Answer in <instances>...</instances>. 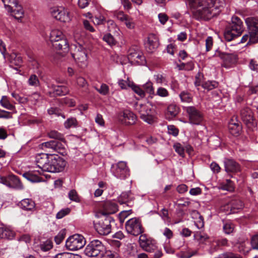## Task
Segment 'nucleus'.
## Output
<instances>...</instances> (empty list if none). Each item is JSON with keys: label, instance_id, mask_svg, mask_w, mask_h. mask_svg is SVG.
<instances>
[{"label": "nucleus", "instance_id": "nucleus-1", "mask_svg": "<svg viewBox=\"0 0 258 258\" xmlns=\"http://www.w3.org/2000/svg\"><path fill=\"white\" fill-rule=\"evenodd\" d=\"M36 163L40 170L37 172L39 174L43 171L56 173L62 171L66 165V161L57 156H48L46 154H41L36 156Z\"/></svg>", "mask_w": 258, "mask_h": 258}, {"label": "nucleus", "instance_id": "nucleus-2", "mask_svg": "<svg viewBox=\"0 0 258 258\" xmlns=\"http://www.w3.org/2000/svg\"><path fill=\"white\" fill-rule=\"evenodd\" d=\"M244 29L243 22L237 16H233L231 23L226 28L224 32V37L228 41L240 36Z\"/></svg>", "mask_w": 258, "mask_h": 258}, {"label": "nucleus", "instance_id": "nucleus-3", "mask_svg": "<svg viewBox=\"0 0 258 258\" xmlns=\"http://www.w3.org/2000/svg\"><path fill=\"white\" fill-rule=\"evenodd\" d=\"M245 23L248 29V34L244 35L241 43H245L248 40L247 44L255 43L258 41V19L253 17H248L245 19Z\"/></svg>", "mask_w": 258, "mask_h": 258}, {"label": "nucleus", "instance_id": "nucleus-4", "mask_svg": "<svg viewBox=\"0 0 258 258\" xmlns=\"http://www.w3.org/2000/svg\"><path fill=\"white\" fill-rule=\"evenodd\" d=\"M113 221V218L109 216L98 214V219L94 222L95 229L100 235H108L111 232V222Z\"/></svg>", "mask_w": 258, "mask_h": 258}, {"label": "nucleus", "instance_id": "nucleus-5", "mask_svg": "<svg viewBox=\"0 0 258 258\" xmlns=\"http://www.w3.org/2000/svg\"><path fill=\"white\" fill-rule=\"evenodd\" d=\"M74 49L72 52V57L79 67L84 68L88 64L87 50L86 47L80 43L74 45Z\"/></svg>", "mask_w": 258, "mask_h": 258}, {"label": "nucleus", "instance_id": "nucleus-6", "mask_svg": "<svg viewBox=\"0 0 258 258\" xmlns=\"http://www.w3.org/2000/svg\"><path fill=\"white\" fill-rule=\"evenodd\" d=\"M105 247L98 240H93L86 247L84 253L89 257H100L103 255Z\"/></svg>", "mask_w": 258, "mask_h": 258}, {"label": "nucleus", "instance_id": "nucleus-7", "mask_svg": "<svg viewBox=\"0 0 258 258\" xmlns=\"http://www.w3.org/2000/svg\"><path fill=\"white\" fill-rule=\"evenodd\" d=\"M86 243L84 237L76 234L70 236L66 242V246L71 250H76L83 248Z\"/></svg>", "mask_w": 258, "mask_h": 258}, {"label": "nucleus", "instance_id": "nucleus-8", "mask_svg": "<svg viewBox=\"0 0 258 258\" xmlns=\"http://www.w3.org/2000/svg\"><path fill=\"white\" fill-rule=\"evenodd\" d=\"M127 232L134 236H138L144 232L141 221L136 218L130 219L125 223Z\"/></svg>", "mask_w": 258, "mask_h": 258}, {"label": "nucleus", "instance_id": "nucleus-9", "mask_svg": "<svg viewBox=\"0 0 258 258\" xmlns=\"http://www.w3.org/2000/svg\"><path fill=\"white\" fill-rule=\"evenodd\" d=\"M189 118V122L194 124L199 125L203 120V113L194 106L185 108Z\"/></svg>", "mask_w": 258, "mask_h": 258}, {"label": "nucleus", "instance_id": "nucleus-10", "mask_svg": "<svg viewBox=\"0 0 258 258\" xmlns=\"http://www.w3.org/2000/svg\"><path fill=\"white\" fill-rule=\"evenodd\" d=\"M140 118L149 124H152L154 121V111L150 104H141L139 109Z\"/></svg>", "mask_w": 258, "mask_h": 258}, {"label": "nucleus", "instance_id": "nucleus-11", "mask_svg": "<svg viewBox=\"0 0 258 258\" xmlns=\"http://www.w3.org/2000/svg\"><path fill=\"white\" fill-rule=\"evenodd\" d=\"M116 118L119 122L125 125H133L137 120L136 115L129 110L119 112Z\"/></svg>", "mask_w": 258, "mask_h": 258}, {"label": "nucleus", "instance_id": "nucleus-12", "mask_svg": "<svg viewBox=\"0 0 258 258\" xmlns=\"http://www.w3.org/2000/svg\"><path fill=\"white\" fill-rule=\"evenodd\" d=\"M51 14L56 19L62 22H69L71 20L69 12L63 7L53 8Z\"/></svg>", "mask_w": 258, "mask_h": 258}, {"label": "nucleus", "instance_id": "nucleus-13", "mask_svg": "<svg viewBox=\"0 0 258 258\" xmlns=\"http://www.w3.org/2000/svg\"><path fill=\"white\" fill-rule=\"evenodd\" d=\"M112 173L117 178L124 179L129 175V170L126 166V163L123 161L119 162L112 167Z\"/></svg>", "mask_w": 258, "mask_h": 258}, {"label": "nucleus", "instance_id": "nucleus-14", "mask_svg": "<svg viewBox=\"0 0 258 258\" xmlns=\"http://www.w3.org/2000/svg\"><path fill=\"white\" fill-rule=\"evenodd\" d=\"M102 209L98 213V215L109 216L118 211L117 205L113 202L106 201L102 204Z\"/></svg>", "mask_w": 258, "mask_h": 258}, {"label": "nucleus", "instance_id": "nucleus-15", "mask_svg": "<svg viewBox=\"0 0 258 258\" xmlns=\"http://www.w3.org/2000/svg\"><path fill=\"white\" fill-rule=\"evenodd\" d=\"M243 207V204L242 201L237 198H234L224 206V210L227 212L229 211V214L235 213L237 212V210L241 209Z\"/></svg>", "mask_w": 258, "mask_h": 258}, {"label": "nucleus", "instance_id": "nucleus-16", "mask_svg": "<svg viewBox=\"0 0 258 258\" xmlns=\"http://www.w3.org/2000/svg\"><path fill=\"white\" fill-rule=\"evenodd\" d=\"M134 197L130 191L121 193L118 198V202L121 204H125L129 207H132L134 205Z\"/></svg>", "mask_w": 258, "mask_h": 258}, {"label": "nucleus", "instance_id": "nucleus-17", "mask_svg": "<svg viewBox=\"0 0 258 258\" xmlns=\"http://www.w3.org/2000/svg\"><path fill=\"white\" fill-rule=\"evenodd\" d=\"M224 163L227 173H235L240 171V165L233 159H226Z\"/></svg>", "mask_w": 258, "mask_h": 258}, {"label": "nucleus", "instance_id": "nucleus-18", "mask_svg": "<svg viewBox=\"0 0 258 258\" xmlns=\"http://www.w3.org/2000/svg\"><path fill=\"white\" fill-rule=\"evenodd\" d=\"M145 45L148 51L153 52L159 45V40L157 37L153 34H150Z\"/></svg>", "mask_w": 258, "mask_h": 258}, {"label": "nucleus", "instance_id": "nucleus-19", "mask_svg": "<svg viewBox=\"0 0 258 258\" xmlns=\"http://www.w3.org/2000/svg\"><path fill=\"white\" fill-rule=\"evenodd\" d=\"M214 57H219L223 60L224 62L228 63H234L236 60V56L233 54L226 53L222 52L219 50H217L214 54Z\"/></svg>", "mask_w": 258, "mask_h": 258}, {"label": "nucleus", "instance_id": "nucleus-20", "mask_svg": "<svg viewBox=\"0 0 258 258\" xmlns=\"http://www.w3.org/2000/svg\"><path fill=\"white\" fill-rule=\"evenodd\" d=\"M240 116L243 121L246 124L252 123L253 116L251 110L248 107L243 108L240 111Z\"/></svg>", "mask_w": 258, "mask_h": 258}, {"label": "nucleus", "instance_id": "nucleus-21", "mask_svg": "<svg viewBox=\"0 0 258 258\" xmlns=\"http://www.w3.org/2000/svg\"><path fill=\"white\" fill-rule=\"evenodd\" d=\"M52 45L56 49L62 51L63 53H66L69 50V45L66 37L55 41L52 43Z\"/></svg>", "mask_w": 258, "mask_h": 258}, {"label": "nucleus", "instance_id": "nucleus-22", "mask_svg": "<svg viewBox=\"0 0 258 258\" xmlns=\"http://www.w3.org/2000/svg\"><path fill=\"white\" fill-rule=\"evenodd\" d=\"M48 87L52 89L54 95L57 96L65 95L69 92V89L64 86H56L50 83L48 84Z\"/></svg>", "mask_w": 258, "mask_h": 258}, {"label": "nucleus", "instance_id": "nucleus-23", "mask_svg": "<svg viewBox=\"0 0 258 258\" xmlns=\"http://www.w3.org/2000/svg\"><path fill=\"white\" fill-rule=\"evenodd\" d=\"M19 206L23 210L28 211H33L35 209V202L30 199H25L19 204Z\"/></svg>", "mask_w": 258, "mask_h": 258}, {"label": "nucleus", "instance_id": "nucleus-24", "mask_svg": "<svg viewBox=\"0 0 258 258\" xmlns=\"http://www.w3.org/2000/svg\"><path fill=\"white\" fill-rule=\"evenodd\" d=\"M8 12L10 13L11 16L17 19L22 18L24 15L23 8L18 3L16 4V6H14V8L12 9V11H8Z\"/></svg>", "mask_w": 258, "mask_h": 258}, {"label": "nucleus", "instance_id": "nucleus-25", "mask_svg": "<svg viewBox=\"0 0 258 258\" xmlns=\"http://www.w3.org/2000/svg\"><path fill=\"white\" fill-rule=\"evenodd\" d=\"M228 128L232 135L237 136L239 134L242 128L239 123L235 122L232 120L228 124Z\"/></svg>", "mask_w": 258, "mask_h": 258}, {"label": "nucleus", "instance_id": "nucleus-26", "mask_svg": "<svg viewBox=\"0 0 258 258\" xmlns=\"http://www.w3.org/2000/svg\"><path fill=\"white\" fill-rule=\"evenodd\" d=\"M66 143L63 138V141L55 140L54 151L61 155L66 153Z\"/></svg>", "mask_w": 258, "mask_h": 258}, {"label": "nucleus", "instance_id": "nucleus-27", "mask_svg": "<svg viewBox=\"0 0 258 258\" xmlns=\"http://www.w3.org/2000/svg\"><path fill=\"white\" fill-rule=\"evenodd\" d=\"M10 187L14 188L21 189L23 185L20 182V179L17 176L14 175H9Z\"/></svg>", "mask_w": 258, "mask_h": 258}, {"label": "nucleus", "instance_id": "nucleus-28", "mask_svg": "<svg viewBox=\"0 0 258 258\" xmlns=\"http://www.w3.org/2000/svg\"><path fill=\"white\" fill-rule=\"evenodd\" d=\"M64 37V35L58 29L52 30L50 34V39L52 43Z\"/></svg>", "mask_w": 258, "mask_h": 258}, {"label": "nucleus", "instance_id": "nucleus-29", "mask_svg": "<svg viewBox=\"0 0 258 258\" xmlns=\"http://www.w3.org/2000/svg\"><path fill=\"white\" fill-rule=\"evenodd\" d=\"M23 176L32 182H40L42 179L41 177L31 171L24 173Z\"/></svg>", "mask_w": 258, "mask_h": 258}, {"label": "nucleus", "instance_id": "nucleus-30", "mask_svg": "<svg viewBox=\"0 0 258 258\" xmlns=\"http://www.w3.org/2000/svg\"><path fill=\"white\" fill-rule=\"evenodd\" d=\"M154 241L155 240L151 238H148L146 234H141L139 240V244L143 249L146 248V247L148 246L149 244Z\"/></svg>", "mask_w": 258, "mask_h": 258}, {"label": "nucleus", "instance_id": "nucleus-31", "mask_svg": "<svg viewBox=\"0 0 258 258\" xmlns=\"http://www.w3.org/2000/svg\"><path fill=\"white\" fill-rule=\"evenodd\" d=\"M14 236V232L7 228L0 227V237L11 239Z\"/></svg>", "mask_w": 258, "mask_h": 258}, {"label": "nucleus", "instance_id": "nucleus-32", "mask_svg": "<svg viewBox=\"0 0 258 258\" xmlns=\"http://www.w3.org/2000/svg\"><path fill=\"white\" fill-rule=\"evenodd\" d=\"M220 188L229 191H233L234 190V185L230 179H226L225 182L221 183Z\"/></svg>", "mask_w": 258, "mask_h": 258}, {"label": "nucleus", "instance_id": "nucleus-33", "mask_svg": "<svg viewBox=\"0 0 258 258\" xmlns=\"http://www.w3.org/2000/svg\"><path fill=\"white\" fill-rule=\"evenodd\" d=\"M139 47L137 46H134L130 48L128 50V59L131 62L133 59H135V57L140 56L138 53L140 52Z\"/></svg>", "mask_w": 258, "mask_h": 258}, {"label": "nucleus", "instance_id": "nucleus-34", "mask_svg": "<svg viewBox=\"0 0 258 258\" xmlns=\"http://www.w3.org/2000/svg\"><path fill=\"white\" fill-rule=\"evenodd\" d=\"M181 101L182 102L190 103L192 100V96L187 91H182L179 94Z\"/></svg>", "mask_w": 258, "mask_h": 258}, {"label": "nucleus", "instance_id": "nucleus-35", "mask_svg": "<svg viewBox=\"0 0 258 258\" xmlns=\"http://www.w3.org/2000/svg\"><path fill=\"white\" fill-rule=\"evenodd\" d=\"M0 104L3 107L10 110H13L15 108L14 106L10 102L8 98L6 96L2 97L0 100Z\"/></svg>", "mask_w": 258, "mask_h": 258}, {"label": "nucleus", "instance_id": "nucleus-36", "mask_svg": "<svg viewBox=\"0 0 258 258\" xmlns=\"http://www.w3.org/2000/svg\"><path fill=\"white\" fill-rule=\"evenodd\" d=\"M55 140L43 143L41 144V148L48 152H54Z\"/></svg>", "mask_w": 258, "mask_h": 258}, {"label": "nucleus", "instance_id": "nucleus-37", "mask_svg": "<svg viewBox=\"0 0 258 258\" xmlns=\"http://www.w3.org/2000/svg\"><path fill=\"white\" fill-rule=\"evenodd\" d=\"M47 136L51 139H54L55 140L63 141V136L55 130H51L47 133Z\"/></svg>", "mask_w": 258, "mask_h": 258}, {"label": "nucleus", "instance_id": "nucleus-38", "mask_svg": "<svg viewBox=\"0 0 258 258\" xmlns=\"http://www.w3.org/2000/svg\"><path fill=\"white\" fill-rule=\"evenodd\" d=\"M64 125L66 128L76 127L78 125V121L76 118H69L64 122Z\"/></svg>", "mask_w": 258, "mask_h": 258}, {"label": "nucleus", "instance_id": "nucleus-39", "mask_svg": "<svg viewBox=\"0 0 258 258\" xmlns=\"http://www.w3.org/2000/svg\"><path fill=\"white\" fill-rule=\"evenodd\" d=\"M54 258H82V257L79 254L70 252H63L56 254Z\"/></svg>", "mask_w": 258, "mask_h": 258}, {"label": "nucleus", "instance_id": "nucleus-40", "mask_svg": "<svg viewBox=\"0 0 258 258\" xmlns=\"http://www.w3.org/2000/svg\"><path fill=\"white\" fill-rule=\"evenodd\" d=\"M194 238L199 243H203L205 241H206L207 239H208L209 237L207 234H202L201 232H197L194 234Z\"/></svg>", "mask_w": 258, "mask_h": 258}, {"label": "nucleus", "instance_id": "nucleus-41", "mask_svg": "<svg viewBox=\"0 0 258 258\" xmlns=\"http://www.w3.org/2000/svg\"><path fill=\"white\" fill-rule=\"evenodd\" d=\"M28 83L30 86L37 87L39 85L40 82L37 76L35 74H32L30 76Z\"/></svg>", "mask_w": 258, "mask_h": 258}, {"label": "nucleus", "instance_id": "nucleus-42", "mask_svg": "<svg viewBox=\"0 0 258 258\" xmlns=\"http://www.w3.org/2000/svg\"><path fill=\"white\" fill-rule=\"evenodd\" d=\"M202 86L205 89L211 90L218 86V83L216 81H207L203 83Z\"/></svg>", "mask_w": 258, "mask_h": 258}, {"label": "nucleus", "instance_id": "nucleus-43", "mask_svg": "<svg viewBox=\"0 0 258 258\" xmlns=\"http://www.w3.org/2000/svg\"><path fill=\"white\" fill-rule=\"evenodd\" d=\"M4 3L5 7L7 11H12L16 4L18 3L17 0H2Z\"/></svg>", "mask_w": 258, "mask_h": 258}, {"label": "nucleus", "instance_id": "nucleus-44", "mask_svg": "<svg viewBox=\"0 0 258 258\" xmlns=\"http://www.w3.org/2000/svg\"><path fill=\"white\" fill-rule=\"evenodd\" d=\"M103 39L110 46H113L116 44V41L113 36L109 33L104 35Z\"/></svg>", "mask_w": 258, "mask_h": 258}, {"label": "nucleus", "instance_id": "nucleus-45", "mask_svg": "<svg viewBox=\"0 0 258 258\" xmlns=\"http://www.w3.org/2000/svg\"><path fill=\"white\" fill-rule=\"evenodd\" d=\"M179 108L175 104H170L167 107L168 112L172 116H175L178 113Z\"/></svg>", "mask_w": 258, "mask_h": 258}, {"label": "nucleus", "instance_id": "nucleus-46", "mask_svg": "<svg viewBox=\"0 0 258 258\" xmlns=\"http://www.w3.org/2000/svg\"><path fill=\"white\" fill-rule=\"evenodd\" d=\"M128 86L130 87L132 89L141 97H144L145 96L144 91L141 89L139 87L136 86L134 84H128Z\"/></svg>", "mask_w": 258, "mask_h": 258}, {"label": "nucleus", "instance_id": "nucleus-47", "mask_svg": "<svg viewBox=\"0 0 258 258\" xmlns=\"http://www.w3.org/2000/svg\"><path fill=\"white\" fill-rule=\"evenodd\" d=\"M66 230H61L58 234L55 236L54 240L57 244H60L65 237Z\"/></svg>", "mask_w": 258, "mask_h": 258}, {"label": "nucleus", "instance_id": "nucleus-48", "mask_svg": "<svg viewBox=\"0 0 258 258\" xmlns=\"http://www.w3.org/2000/svg\"><path fill=\"white\" fill-rule=\"evenodd\" d=\"M234 229V225L230 222L226 223L223 226V230L227 234H229L232 233Z\"/></svg>", "mask_w": 258, "mask_h": 258}, {"label": "nucleus", "instance_id": "nucleus-49", "mask_svg": "<svg viewBox=\"0 0 258 258\" xmlns=\"http://www.w3.org/2000/svg\"><path fill=\"white\" fill-rule=\"evenodd\" d=\"M250 244L252 249L258 250V234H254L250 238Z\"/></svg>", "mask_w": 258, "mask_h": 258}, {"label": "nucleus", "instance_id": "nucleus-50", "mask_svg": "<svg viewBox=\"0 0 258 258\" xmlns=\"http://www.w3.org/2000/svg\"><path fill=\"white\" fill-rule=\"evenodd\" d=\"M40 249L43 251H47L52 247V243L50 241H46L39 245Z\"/></svg>", "mask_w": 258, "mask_h": 258}, {"label": "nucleus", "instance_id": "nucleus-51", "mask_svg": "<svg viewBox=\"0 0 258 258\" xmlns=\"http://www.w3.org/2000/svg\"><path fill=\"white\" fill-rule=\"evenodd\" d=\"M11 57L12 58L11 61L12 64H14L17 67H19L21 65L22 63V59L20 56L14 54V55H12Z\"/></svg>", "mask_w": 258, "mask_h": 258}, {"label": "nucleus", "instance_id": "nucleus-52", "mask_svg": "<svg viewBox=\"0 0 258 258\" xmlns=\"http://www.w3.org/2000/svg\"><path fill=\"white\" fill-rule=\"evenodd\" d=\"M143 88L145 91L150 95H154V90L153 84L151 82H148L143 85Z\"/></svg>", "mask_w": 258, "mask_h": 258}, {"label": "nucleus", "instance_id": "nucleus-53", "mask_svg": "<svg viewBox=\"0 0 258 258\" xmlns=\"http://www.w3.org/2000/svg\"><path fill=\"white\" fill-rule=\"evenodd\" d=\"M173 148L175 149V151L176 153H177L180 156L182 157H184V150L183 147L181 146L180 143H176L174 144L173 145Z\"/></svg>", "mask_w": 258, "mask_h": 258}, {"label": "nucleus", "instance_id": "nucleus-54", "mask_svg": "<svg viewBox=\"0 0 258 258\" xmlns=\"http://www.w3.org/2000/svg\"><path fill=\"white\" fill-rule=\"evenodd\" d=\"M138 54L140 56H137L135 57L134 59H133L132 62H136L138 64H143L145 62V56L143 55L142 52L140 51Z\"/></svg>", "mask_w": 258, "mask_h": 258}, {"label": "nucleus", "instance_id": "nucleus-55", "mask_svg": "<svg viewBox=\"0 0 258 258\" xmlns=\"http://www.w3.org/2000/svg\"><path fill=\"white\" fill-rule=\"evenodd\" d=\"M218 258H241V257L239 255L227 252L220 254Z\"/></svg>", "mask_w": 258, "mask_h": 258}, {"label": "nucleus", "instance_id": "nucleus-56", "mask_svg": "<svg viewBox=\"0 0 258 258\" xmlns=\"http://www.w3.org/2000/svg\"><path fill=\"white\" fill-rule=\"evenodd\" d=\"M101 258H117V255L116 253L110 251L104 250L103 255H101Z\"/></svg>", "mask_w": 258, "mask_h": 258}, {"label": "nucleus", "instance_id": "nucleus-57", "mask_svg": "<svg viewBox=\"0 0 258 258\" xmlns=\"http://www.w3.org/2000/svg\"><path fill=\"white\" fill-rule=\"evenodd\" d=\"M156 95L162 97H166L169 96V92L165 88L159 87L157 90Z\"/></svg>", "mask_w": 258, "mask_h": 258}, {"label": "nucleus", "instance_id": "nucleus-58", "mask_svg": "<svg viewBox=\"0 0 258 258\" xmlns=\"http://www.w3.org/2000/svg\"><path fill=\"white\" fill-rule=\"evenodd\" d=\"M70 211L71 210L69 208L62 209L56 214V218L57 219H61L67 215L69 214Z\"/></svg>", "mask_w": 258, "mask_h": 258}, {"label": "nucleus", "instance_id": "nucleus-59", "mask_svg": "<svg viewBox=\"0 0 258 258\" xmlns=\"http://www.w3.org/2000/svg\"><path fill=\"white\" fill-rule=\"evenodd\" d=\"M157 248V246L156 243L155 241H154L152 243L149 244V245L146 247V248H144L143 249L147 252H152L156 250Z\"/></svg>", "mask_w": 258, "mask_h": 258}, {"label": "nucleus", "instance_id": "nucleus-60", "mask_svg": "<svg viewBox=\"0 0 258 258\" xmlns=\"http://www.w3.org/2000/svg\"><path fill=\"white\" fill-rule=\"evenodd\" d=\"M115 16L116 18L122 22H124L126 21V19L128 17V15L125 14L123 12H118L115 14Z\"/></svg>", "mask_w": 258, "mask_h": 258}, {"label": "nucleus", "instance_id": "nucleus-61", "mask_svg": "<svg viewBox=\"0 0 258 258\" xmlns=\"http://www.w3.org/2000/svg\"><path fill=\"white\" fill-rule=\"evenodd\" d=\"M77 83L80 87L86 89L88 86L87 83L85 79L81 77H79L77 79Z\"/></svg>", "mask_w": 258, "mask_h": 258}, {"label": "nucleus", "instance_id": "nucleus-62", "mask_svg": "<svg viewBox=\"0 0 258 258\" xmlns=\"http://www.w3.org/2000/svg\"><path fill=\"white\" fill-rule=\"evenodd\" d=\"M168 133L169 134L176 137L178 135L179 131L175 126L170 125L168 126Z\"/></svg>", "mask_w": 258, "mask_h": 258}, {"label": "nucleus", "instance_id": "nucleus-63", "mask_svg": "<svg viewBox=\"0 0 258 258\" xmlns=\"http://www.w3.org/2000/svg\"><path fill=\"white\" fill-rule=\"evenodd\" d=\"M69 197L70 199L72 201H75V202L79 201V199L77 192L74 189L71 190L69 192Z\"/></svg>", "mask_w": 258, "mask_h": 258}, {"label": "nucleus", "instance_id": "nucleus-64", "mask_svg": "<svg viewBox=\"0 0 258 258\" xmlns=\"http://www.w3.org/2000/svg\"><path fill=\"white\" fill-rule=\"evenodd\" d=\"M97 90L101 94L105 95L108 93L109 88L108 86L105 84H103L101 85L99 89H97Z\"/></svg>", "mask_w": 258, "mask_h": 258}]
</instances>
